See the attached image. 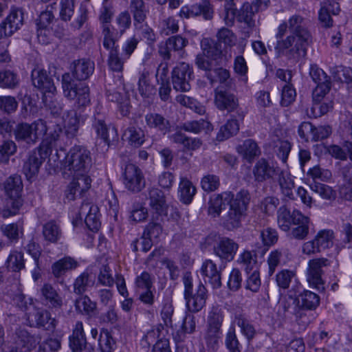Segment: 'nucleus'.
<instances>
[{
    "label": "nucleus",
    "instance_id": "obj_1",
    "mask_svg": "<svg viewBox=\"0 0 352 352\" xmlns=\"http://www.w3.org/2000/svg\"><path fill=\"white\" fill-rule=\"evenodd\" d=\"M287 23L284 21L277 28L274 47L278 57L285 56L291 63L296 64L305 58L311 38L289 33L286 35Z\"/></svg>",
    "mask_w": 352,
    "mask_h": 352
},
{
    "label": "nucleus",
    "instance_id": "obj_52",
    "mask_svg": "<svg viewBox=\"0 0 352 352\" xmlns=\"http://www.w3.org/2000/svg\"><path fill=\"white\" fill-rule=\"evenodd\" d=\"M16 151V146L13 141H5L0 146V164H7L10 156Z\"/></svg>",
    "mask_w": 352,
    "mask_h": 352
},
{
    "label": "nucleus",
    "instance_id": "obj_15",
    "mask_svg": "<svg viewBox=\"0 0 352 352\" xmlns=\"http://www.w3.org/2000/svg\"><path fill=\"white\" fill-rule=\"evenodd\" d=\"M220 309L213 307L208 317V329L206 336L207 344L214 350L218 349L220 329Z\"/></svg>",
    "mask_w": 352,
    "mask_h": 352
},
{
    "label": "nucleus",
    "instance_id": "obj_32",
    "mask_svg": "<svg viewBox=\"0 0 352 352\" xmlns=\"http://www.w3.org/2000/svg\"><path fill=\"white\" fill-rule=\"evenodd\" d=\"M285 23H287L289 33L311 38L309 31L305 26V19L302 16L298 14H294Z\"/></svg>",
    "mask_w": 352,
    "mask_h": 352
},
{
    "label": "nucleus",
    "instance_id": "obj_40",
    "mask_svg": "<svg viewBox=\"0 0 352 352\" xmlns=\"http://www.w3.org/2000/svg\"><path fill=\"white\" fill-rule=\"evenodd\" d=\"M7 269L12 272H19L25 267L23 254L17 250L11 251L6 261Z\"/></svg>",
    "mask_w": 352,
    "mask_h": 352
},
{
    "label": "nucleus",
    "instance_id": "obj_12",
    "mask_svg": "<svg viewBox=\"0 0 352 352\" xmlns=\"http://www.w3.org/2000/svg\"><path fill=\"white\" fill-rule=\"evenodd\" d=\"M65 176L72 177L65 190V196L69 200H74L80 197L91 188V179L88 173H82V175L71 174Z\"/></svg>",
    "mask_w": 352,
    "mask_h": 352
},
{
    "label": "nucleus",
    "instance_id": "obj_28",
    "mask_svg": "<svg viewBox=\"0 0 352 352\" xmlns=\"http://www.w3.org/2000/svg\"><path fill=\"white\" fill-rule=\"evenodd\" d=\"M94 70V62L86 59L78 60L74 63V76L76 80L82 82L93 74Z\"/></svg>",
    "mask_w": 352,
    "mask_h": 352
},
{
    "label": "nucleus",
    "instance_id": "obj_23",
    "mask_svg": "<svg viewBox=\"0 0 352 352\" xmlns=\"http://www.w3.org/2000/svg\"><path fill=\"white\" fill-rule=\"evenodd\" d=\"M237 153L248 162H252L256 157L261 155V149L252 139H248L238 145L236 148Z\"/></svg>",
    "mask_w": 352,
    "mask_h": 352
},
{
    "label": "nucleus",
    "instance_id": "obj_2",
    "mask_svg": "<svg viewBox=\"0 0 352 352\" xmlns=\"http://www.w3.org/2000/svg\"><path fill=\"white\" fill-rule=\"evenodd\" d=\"M278 224L279 228L289 232L292 239L302 241L309 234L310 218L304 215L300 210H294L291 212L285 206H281L278 210Z\"/></svg>",
    "mask_w": 352,
    "mask_h": 352
},
{
    "label": "nucleus",
    "instance_id": "obj_5",
    "mask_svg": "<svg viewBox=\"0 0 352 352\" xmlns=\"http://www.w3.org/2000/svg\"><path fill=\"white\" fill-rule=\"evenodd\" d=\"M62 88L64 96L74 107H85L90 104L88 85L84 82L74 80L69 74L63 75Z\"/></svg>",
    "mask_w": 352,
    "mask_h": 352
},
{
    "label": "nucleus",
    "instance_id": "obj_33",
    "mask_svg": "<svg viewBox=\"0 0 352 352\" xmlns=\"http://www.w3.org/2000/svg\"><path fill=\"white\" fill-rule=\"evenodd\" d=\"M233 323L241 329L242 334L245 336L248 340L253 339L255 336L256 330L244 314H236L234 316Z\"/></svg>",
    "mask_w": 352,
    "mask_h": 352
},
{
    "label": "nucleus",
    "instance_id": "obj_64",
    "mask_svg": "<svg viewBox=\"0 0 352 352\" xmlns=\"http://www.w3.org/2000/svg\"><path fill=\"white\" fill-rule=\"evenodd\" d=\"M282 257L283 253L278 250H274L270 253L267 260L270 276L274 274L276 267L280 263Z\"/></svg>",
    "mask_w": 352,
    "mask_h": 352
},
{
    "label": "nucleus",
    "instance_id": "obj_48",
    "mask_svg": "<svg viewBox=\"0 0 352 352\" xmlns=\"http://www.w3.org/2000/svg\"><path fill=\"white\" fill-rule=\"evenodd\" d=\"M182 129L186 131L194 133H198L202 131H205L208 133L212 129L210 123L204 120L186 122L183 125Z\"/></svg>",
    "mask_w": 352,
    "mask_h": 352
},
{
    "label": "nucleus",
    "instance_id": "obj_11",
    "mask_svg": "<svg viewBox=\"0 0 352 352\" xmlns=\"http://www.w3.org/2000/svg\"><path fill=\"white\" fill-rule=\"evenodd\" d=\"M122 182L124 187L133 192H138L145 187V179L142 171L136 165H126L122 173Z\"/></svg>",
    "mask_w": 352,
    "mask_h": 352
},
{
    "label": "nucleus",
    "instance_id": "obj_7",
    "mask_svg": "<svg viewBox=\"0 0 352 352\" xmlns=\"http://www.w3.org/2000/svg\"><path fill=\"white\" fill-rule=\"evenodd\" d=\"M202 54H198L196 58L197 66L203 70L211 72L213 71L217 79L220 78L219 60L220 52L218 43L210 38H204L201 43Z\"/></svg>",
    "mask_w": 352,
    "mask_h": 352
},
{
    "label": "nucleus",
    "instance_id": "obj_44",
    "mask_svg": "<svg viewBox=\"0 0 352 352\" xmlns=\"http://www.w3.org/2000/svg\"><path fill=\"white\" fill-rule=\"evenodd\" d=\"M311 190L318 194L319 196L326 200H334L336 198V191L332 187L318 182L310 185Z\"/></svg>",
    "mask_w": 352,
    "mask_h": 352
},
{
    "label": "nucleus",
    "instance_id": "obj_10",
    "mask_svg": "<svg viewBox=\"0 0 352 352\" xmlns=\"http://www.w3.org/2000/svg\"><path fill=\"white\" fill-rule=\"evenodd\" d=\"M330 265V261L326 258H315L310 259L307 263V280L310 287L319 291L324 289V282L322 278V267Z\"/></svg>",
    "mask_w": 352,
    "mask_h": 352
},
{
    "label": "nucleus",
    "instance_id": "obj_26",
    "mask_svg": "<svg viewBox=\"0 0 352 352\" xmlns=\"http://www.w3.org/2000/svg\"><path fill=\"white\" fill-rule=\"evenodd\" d=\"M53 126L54 129H52V126H47V129L45 133L46 134V137L42 141L40 146L38 147L47 155L52 152V148L55 146L56 142L59 139L62 133L61 127L59 125H53Z\"/></svg>",
    "mask_w": 352,
    "mask_h": 352
},
{
    "label": "nucleus",
    "instance_id": "obj_59",
    "mask_svg": "<svg viewBox=\"0 0 352 352\" xmlns=\"http://www.w3.org/2000/svg\"><path fill=\"white\" fill-rule=\"evenodd\" d=\"M196 328V321L194 316L188 314L184 319L181 332H178L179 339L184 338L186 333H192Z\"/></svg>",
    "mask_w": 352,
    "mask_h": 352
},
{
    "label": "nucleus",
    "instance_id": "obj_34",
    "mask_svg": "<svg viewBox=\"0 0 352 352\" xmlns=\"http://www.w3.org/2000/svg\"><path fill=\"white\" fill-rule=\"evenodd\" d=\"M331 74L335 80L344 82L348 90L352 91V68L336 66L331 68Z\"/></svg>",
    "mask_w": 352,
    "mask_h": 352
},
{
    "label": "nucleus",
    "instance_id": "obj_43",
    "mask_svg": "<svg viewBox=\"0 0 352 352\" xmlns=\"http://www.w3.org/2000/svg\"><path fill=\"white\" fill-rule=\"evenodd\" d=\"M301 307L307 310H314L320 304V297L311 291H304L299 295Z\"/></svg>",
    "mask_w": 352,
    "mask_h": 352
},
{
    "label": "nucleus",
    "instance_id": "obj_8",
    "mask_svg": "<svg viewBox=\"0 0 352 352\" xmlns=\"http://www.w3.org/2000/svg\"><path fill=\"white\" fill-rule=\"evenodd\" d=\"M233 1L231 0L225 6L224 21L226 24L228 26L232 25L236 16L239 21L245 23L248 28H254L255 26L254 16L256 12L253 10L252 5L249 2H245L236 15V8Z\"/></svg>",
    "mask_w": 352,
    "mask_h": 352
},
{
    "label": "nucleus",
    "instance_id": "obj_9",
    "mask_svg": "<svg viewBox=\"0 0 352 352\" xmlns=\"http://www.w3.org/2000/svg\"><path fill=\"white\" fill-rule=\"evenodd\" d=\"M46 122L43 120H38L32 124H19L14 130L15 138L17 140L24 141L30 144H35L40 136L47 131Z\"/></svg>",
    "mask_w": 352,
    "mask_h": 352
},
{
    "label": "nucleus",
    "instance_id": "obj_16",
    "mask_svg": "<svg viewBox=\"0 0 352 352\" xmlns=\"http://www.w3.org/2000/svg\"><path fill=\"white\" fill-rule=\"evenodd\" d=\"M32 78L34 86L43 94V102H47V98L54 96L56 92L52 80L48 77L46 72L39 69H35L32 71Z\"/></svg>",
    "mask_w": 352,
    "mask_h": 352
},
{
    "label": "nucleus",
    "instance_id": "obj_51",
    "mask_svg": "<svg viewBox=\"0 0 352 352\" xmlns=\"http://www.w3.org/2000/svg\"><path fill=\"white\" fill-rule=\"evenodd\" d=\"M75 8V0H60L59 16L64 21L71 20Z\"/></svg>",
    "mask_w": 352,
    "mask_h": 352
},
{
    "label": "nucleus",
    "instance_id": "obj_31",
    "mask_svg": "<svg viewBox=\"0 0 352 352\" xmlns=\"http://www.w3.org/2000/svg\"><path fill=\"white\" fill-rule=\"evenodd\" d=\"M314 239L321 252H323L333 246L335 239L334 232L330 229L320 230Z\"/></svg>",
    "mask_w": 352,
    "mask_h": 352
},
{
    "label": "nucleus",
    "instance_id": "obj_46",
    "mask_svg": "<svg viewBox=\"0 0 352 352\" xmlns=\"http://www.w3.org/2000/svg\"><path fill=\"white\" fill-rule=\"evenodd\" d=\"M92 127L97 138L102 140L105 144L109 145L110 140L109 131L110 128L107 125L104 120L95 118L92 124Z\"/></svg>",
    "mask_w": 352,
    "mask_h": 352
},
{
    "label": "nucleus",
    "instance_id": "obj_63",
    "mask_svg": "<svg viewBox=\"0 0 352 352\" xmlns=\"http://www.w3.org/2000/svg\"><path fill=\"white\" fill-rule=\"evenodd\" d=\"M307 174L314 180L319 179L327 182L331 177V173L329 170L321 168L319 166H315L310 168Z\"/></svg>",
    "mask_w": 352,
    "mask_h": 352
},
{
    "label": "nucleus",
    "instance_id": "obj_19",
    "mask_svg": "<svg viewBox=\"0 0 352 352\" xmlns=\"http://www.w3.org/2000/svg\"><path fill=\"white\" fill-rule=\"evenodd\" d=\"M148 204L153 213L167 215L168 205L164 193L158 188H152L148 193Z\"/></svg>",
    "mask_w": 352,
    "mask_h": 352
},
{
    "label": "nucleus",
    "instance_id": "obj_54",
    "mask_svg": "<svg viewBox=\"0 0 352 352\" xmlns=\"http://www.w3.org/2000/svg\"><path fill=\"white\" fill-rule=\"evenodd\" d=\"M75 305L78 311L86 314L92 313L96 307V303L91 301V299L86 296H80L78 298L76 301Z\"/></svg>",
    "mask_w": 352,
    "mask_h": 352
},
{
    "label": "nucleus",
    "instance_id": "obj_56",
    "mask_svg": "<svg viewBox=\"0 0 352 352\" xmlns=\"http://www.w3.org/2000/svg\"><path fill=\"white\" fill-rule=\"evenodd\" d=\"M239 106L238 99L231 93H227L221 91V110L226 109L228 111H233Z\"/></svg>",
    "mask_w": 352,
    "mask_h": 352
},
{
    "label": "nucleus",
    "instance_id": "obj_50",
    "mask_svg": "<svg viewBox=\"0 0 352 352\" xmlns=\"http://www.w3.org/2000/svg\"><path fill=\"white\" fill-rule=\"evenodd\" d=\"M148 216V209L142 204H136L130 212L129 220L135 223L144 222Z\"/></svg>",
    "mask_w": 352,
    "mask_h": 352
},
{
    "label": "nucleus",
    "instance_id": "obj_30",
    "mask_svg": "<svg viewBox=\"0 0 352 352\" xmlns=\"http://www.w3.org/2000/svg\"><path fill=\"white\" fill-rule=\"evenodd\" d=\"M78 266V263L74 258L65 256L52 265V272L54 276L60 277L65 274L67 271L74 270Z\"/></svg>",
    "mask_w": 352,
    "mask_h": 352
},
{
    "label": "nucleus",
    "instance_id": "obj_35",
    "mask_svg": "<svg viewBox=\"0 0 352 352\" xmlns=\"http://www.w3.org/2000/svg\"><path fill=\"white\" fill-rule=\"evenodd\" d=\"M188 44V41L180 36H175L170 37L166 42V49L161 47L160 52L167 58H170V52L181 51Z\"/></svg>",
    "mask_w": 352,
    "mask_h": 352
},
{
    "label": "nucleus",
    "instance_id": "obj_62",
    "mask_svg": "<svg viewBox=\"0 0 352 352\" xmlns=\"http://www.w3.org/2000/svg\"><path fill=\"white\" fill-rule=\"evenodd\" d=\"M98 282L106 287H112L114 284V279L111 273V270L107 265H103L98 275Z\"/></svg>",
    "mask_w": 352,
    "mask_h": 352
},
{
    "label": "nucleus",
    "instance_id": "obj_18",
    "mask_svg": "<svg viewBox=\"0 0 352 352\" xmlns=\"http://www.w3.org/2000/svg\"><path fill=\"white\" fill-rule=\"evenodd\" d=\"M48 156L40 148L33 151L25 160L23 167V171L28 179L36 176L39 170L43 160Z\"/></svg>",
    "mask_w": 352,
    "mask_h": 352
},
{
    "label": "nucleus",
    "instance_id": "obj_20",
    "mask_svg": "<svg viewBox=\"0 0 352 352\" xmlns=\"http://www.w3.org/2000/svg\"><path fill=\"white\" fill-rule=\"evenodd\" d=\"M98 208L96 205L89 203L83 204L80 208V217L81 219L85 217V222L90 230L96 231L100 228V222L98 217Z\"/></svg>",
    "mask_w": 352,
    "mask_h": 352
},
{
    "label": "nucleus",
    "instance_id": "obj_25",
    "mask_svg": "<svg viewBox=\"0 0 352 352\" xmlns=\"http://www.w3.org/2000/svg\"><path fill=\"white\" fill-rule=\"evenodd\" d=\"M145 122L148 128L160 131L164 135L170 131L169 121L161 114L148 113L145 116Z\"/></svg>",
    "mask_w": 352,
    "mask_h": 352
},
{
    "label": "nucleus",
    "instance_id": "obj_21",
    "mask_svg": "<svg viewBox=\"0 0 352 352\" xmlns=\"http://www.w3.org/2000/svg\"><path fill=\"white\" fill-rule=\"evenodd\" d=\"M201 274L206 283H210L213 288L220 287V272L217 265L211 260H206L201 267Z\"/></svg>",
    "mask_w": 352,
    "mask_h": 352
},
{
    "label": "nucleus",
    "instance_id": "obj_38",
    "mask_svg": "<svg viewBox=\"0 0 352 352\" xmlns=\"http://www.w3.org/2000/svg\"><path fill=\"white\" fill-rule=\"evenodd\" d=\"M28 320L31 325L45 327L49 328L54 326V320L50 318V314L47 311L36 310L32 314H29Z\"/></svg>",
    "mask_w": 352,
    "mask_h": 352
},
{
    "label": "nucleus",
    "instance_id": "obj_14",
    "mask_svg": "<svg viewBox=\"0 0 352 352\" xmlns=\"http://www.w3.org/2000/svg\"><path fill=\"white\" fill-rule=\"evenodd\" d=\"M192 74V70L188 64L181 63L176 66L172 73V82L174 89L180 91H189Z\"/></svg>",
    "mask_w": 352,
    "mask_h": 352
},
{
    "label": "nucleus",
    "instance_id": "obj_37",
    "mask_svg": "<svg viewBox=\"0 0 352 352\" xmlns=\"http://www.w3.org/2000/svg\"><path fill=\"white\" fill-rule=\"evenodd\" d=\"M196 193V188L191 182L187 179H182L179 183L178 194L180 201L185 204L191 203Z\"/></svg>",
    "mask_w": 352,
    "mask_h": 352
},
{
    "label": "nucleus",
    "instance_id": "obj_60",
    "mask_svg": "<svg viewBox=\"0 0 352 352\" xmlns=\"http://www.w3.org/2000/svg\"><path fill=\"white\" fill-rule=\"evenodd\" d=\"M260 236L263 244L267 247L274 245L278 241V239L276 230L271 228L263 229L261 232Z\"/></svg>",
    "mask_w": 352,
    "mask_h": 352
},
{
    "label": "nucleus",
    "instance_id": "obj_4",
    "mask_svg": "<svg viewBox=\"0 0 352 352\" xmlns=\"http://www.w3.org/2000/svg\"><path fill=\"white\" fill-rule=\"evenodd\" d=\"M225 195L224 200L231 199L229 201V211L224 217L223 226L228 230H233L241 226V219L245 216L250 201V196L245 190H241L234 197L230 192H226Z\"/></svg>",
    "mask_w": 352,
    "mask_h": 352
},
{
    "label": "nucleus",
    "instance_id": "obj_22",
    "mask_svg": "<svg viewBox=\"0 0 352 352\" xmlns=\"http://www.w3.org/2000/svg\"><path fill=\"white\" fill-rule=\"evenodd\" d=\"M167 330L162 325L157 324L148 329L142 339L141 340V345L145 348H149L151 346L157 344L162 340H167L165 336Z\"/></svg>",
    "mask_w": 352,
    "mask_h": 352
},
{
    "label": "nucleus",
    "instance_id": "obj_36",
    "mask_svg": "<svg viewBox=\"0 0 352 352\" xmlns=\"http://www.w3.org/2000/svg\"><path fill=\"white\" fill-rule=\"evenodd\" d=\"M41 291L42 296L51 307L54 308L61 307L63 298L51 285L44 284Z\"/></svg>",
    "mask_w": 352,
    "mask_h": 352
},
{
    "label": "nucleus",
    "instance_id": "obj_58",
    "mask_svg": "<svg viewBox=\"0 0 352 352\" xmlns=\"http://www.w3.org/2000/svg\"><path fill=\"white\" fill-rule=\"evenodd\" d=\"M64 124L66 131L68 133H74L77 131L79 126V118L75 111H70L64 117Z\"/></svg>",
    "mask_w": 352,
    "mask_h": 352
},
{
    "label": "nucleus",
    "instance_id": "obj_42",
    "mask_svg": "<svg viewBox=\"0 0 352 352\" xmlns=\"http://www.w3.org/2000/svg\"><path fill=\"white\" fill-rule=\"evenodd\" d=\"M238 249L239 245L234 240L229 238L221 239V260H233Z\"/></svg>",
    "mask_w": 352,
    "mask_h": 352
},
{
    "label": "nucleus",
    "instance_id": "obj_61",
    "mask_svg": "<svg viewBox=\"0 0 352 352\" xmlns=\"http://www.w3.org/2000/svg\"><path fill=\"white\" fill-rule=\"evenodd\" d=\"M201 186L206 192L214 191L219 188V178L217 175H207L201 179Z\"/></svg>",
    "mask_w": 352,
    "mask_h": 352
},
{
    "label": "nucleus",
    "instance_id": "obj_17",
    "mask_svg": "<svg viewBox=\"0 0 352 352\" xmlns=\"http://www.w3.org/2000/svg\"><path fill=\"white\" fill-rule=\"evenodd\" d=\"M284 172L278 167L270 164L265 159L259 160L254 165L252 173L256 182H263L264 181L274 179L278 176L280 177V173Z\"/></svg>",
    "mask_w": 352,
    "mask_h": 352
},
{
    "label": "nucleus",
    "instance_id": "obj_13",
    "mask_svg": "<svg viewBox=\"0 0 352 352\" xmlns=\"http://www.w3.org/2000/svg\"><path fill=\"white\" fill-rule=\"evenodd\" d=\"M23 23V13L19 8H12L5 21L0 24V39L12 36Z\"/></svg>",
    "mask_w": 352,
    "mask_h": 352
},
{
    "label": "nucleus",
    "instance_id": "obj_47",
    "mask_svg": "<svg viewBox=\"0 0 352 352\" xmlns=\"http://www.w3.org/2000/svg\"><path fill=\"white\" fill-rule=\"evenodd\" d=\"M130 10L135 21L142 23L146 19L147 10L143 0H131Z\"/></svg>",
    "mask_w": 352,
    "mask_h": 352
},
{
    "label": "nucleus",
    "instance_id": "obj_3",
    "mask_svg": "<svg viewBox=\"0 0 352 352\" xmlns=\"http://www.w3.org/2000/svg\"><path fill=\"white\" fill-rule=\"evenodd\" d=\"M7 197L6 206H3V200L0 198V214L3 218L15 215L23 205L21 192L23 183L19 175L10 176L1 185Z\"/></svg>",
    "mask_w": 352,
    "mask_h": 352
},
{
    "label": "nucleus",
    "instance_id": "obj_53",
    "mask_svg": "<svg viewBox=\"0 0 352 352\" xmlns=\"http://www.w3.org/2000/svg\"><path fill=\"white\" fill-rule=\"evenodd\" d=\"M295 275L296 274L294 271L288 270H281L276 276L277 285L281 289H287Z\"/></svg>",
    "mask_w": 352,
    "mask_h": 352
},
{
    "label": "nucleus",
    "instance_id": "obj_6",
    "mask_svg": "<svg viewBox=\"0 0 352 352\" xmlns=\"http://www.w3.org/2000/svg\"><path fill=\"white\" fill-rule=\"evenodd\" d=\"M91 164L90 152L82 146H74L65 157L63 174L82 175V173H88Z\"/></svg>",
    "mask_w": 352,
    "mask_h": 352
},
{
    "label": "nucleus",
    "instance_id": "obj_55",
    "mask_svg": "<svg viewBox=\"0 0 352 352\" xmlns=\"http://www.w3.org/2000/svg\"><path fill=\"white\" fill-rule=\"evenodd\" d=\"M239 131V124L236 119L228 120L221 127V140L235 135Z\"/></svg>",
    "mask_w": 352,
    "mask_h": 352
},
{
    "label": "nucleus",
    "instance_id": "obj_41",
    "mask_svg": "<svg viewBox=\"0 0 352 352\" xmlns=\"http://www.w3.org/2000/svg\"><path fill=\"white\" fill-rule=\"evenodd\" d=\"M238 262L241 264L246 273H250L254 270H256L258 265L257 256L249 250L243 251L239 257Z\"/></svg>",
    "mask_w": 352,
    "mask_h": 352
},
{
    "label": "nucleus",
    "instance_id": "obj_24",
    "mask_svg": "<svg viewBox=\"0 0 352 352\" xmlns=\"http://www.w3.org/2000/svg\"><path fill=\"white\" fill-rule=\"evenodd\" d=\"M206 289L205 287L202 284H199L196 293L185 298L188 309L193 312L200 311L206 304Z\"/></svg>",
    "mask_w": 352,
    "mask_h": 352
},
{
    "label": "nucleus",
    "instance_id": "obj_49",
    "mask_svg": "<svg viewBox=\"0 0 352 352\" xmlns=\"http://www.w3.org/2000/svg\"><path fill=\"white\" fill-rule=\"evenodd\" d=\"M278 181L281 188L282 193L290 199H294L293 188L294 182L285 172L280 173Z\"/></svg>",
    "mask_w": 352,
    "mask_h": 352
},
{
    "label": "nucleus",
    "instance_id": "obj_57",
    "mask_svg": "<svg viewBox=\"0 0 352 352\" xmlns=\"http://www.w3.org/2000/svg\"><path fill=\"white\" fill-rule=\"evenodd\" d=\"M296 93L292 84H285L283 87L280 103L284 107L292 104L296 98Z\"/></svg>",
    "mask_w": 352,
    "mask_h": 352
},
{
    "label": "nucleus",
    "instance_id": "obj_45",
    "mask_svg": "<svg viewBox=\"0 0 352 352\" xmlns=\"http://www.w3.org/2000/svg\"><path fill=\"white\" fill-rule=\"evenodd\" d=\"M43 234L46 241L55 243L60 239L61 231L59 226L56 223L50 221L44 225Z\"/></svg>",
    "mask_w": 352,
    "mask_h": 352
},
{
    "label": "nucleus",
    "instance_id": "obj_27",
    "mask_svg": "<svg viewBox=\"0 0 352 352\" xmlns=\"http://www.w3.org/2000/svg\"><path fill=\"white\" fill-rule=\"evenodd\" d=\"M0 232L8 242L16 243L23 236V227L18 223L3 224L0 227Z\"/></svg>",
    "mask_w": 352,
    "mask_h": 352
},
{
    "label": "nucleus",
    "instance_id": "obj_39",
    "mask_svg": "<svg viewBox=\"0 0 352 352\" xmlns=\"http://www.w3.org/2000/svg\"><path fill=\"white\" fill-rule=\"evenodd\" d=\"M100 352H113L116 348V340L107 329H102L98 340Z\"/></svg>",
    "mask_w": 352,
    "mask_h": 352
},
{
    "label": "nucleus",
    "instance_id": "obj_29",
    "mask_svg": "<svg viewBox=\"0 0 352 352\" xmlns=\"http://www.w3.org/2000/svg\"><path fill=\"white\" fill-rule=\"evenodd\" d=\"M123 139L131 146L138 148L145 142L144 131L139 127H128L123 133Z\"/></svg>",
    "mask_w": 352,
    "mask_h": 352
}]
</instances>
